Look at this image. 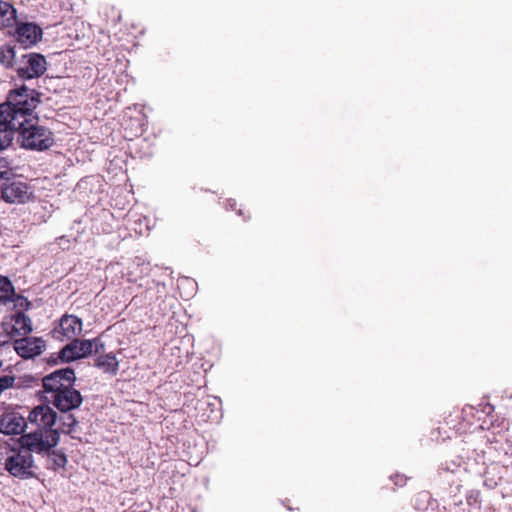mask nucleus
<instances>
[{"label":"nucleus","instance_id":"obj_1","mask_svg":"<svg viewBox=\"0 0 512 512\" xmlns=\"http://www.w3.org/2000/svg\"><path fill=\"white\" fill-rule=\"evenodd\" d=\"M38 103L35 90L26 86L10 91L6 102L0 104V132L4 133L2 136L9 135L12 142L15 127L27 123Z\"/></svg>","mask_w":512,"mask_h":512},{"label":"nucleus","instance_id":"obj_2","mask_svg":"<svg viewBox=\"0 0 512 512\" xmlns=\"http://www.w3.org/2000/svg\"><path fill=\"white\" fill-rule=\"evenodd\" d=\"M3 468L10 476L21 480L35 477L37 470L33 455L18 445L6 448Z\"/></svg>","mask_w":512,"mask_h":512},{"label":"nucleus","instance_id":"obj_3","mask_svg":"<svg viewBox=\"0 0 512 512\" xmlns=\"http://www.w3.org/2000/svg\"><path fill=\"white\" fill-rule=\"evenodd\" d=\"M18 132V141L21 146L29 150L43 151L54 144L53 133L46 127L38 125L34 116L27 119V123L15 127L14 133Z\"/></svg>","mask_w":512,"mask_h":512},{"label":"nucleus","instance_id":"obj_4","mask_svg":"<svg viewBox=\"0 0 512 512\" xmlns=\"http://www.w3.org/2000/svg\"><path fill=\"white\" fill-rule=\"evenodd\" d=\"M60 439L58 430H38L22 434L18 439V446L29 453H49Z\"/></svg>","mask_w":512,"mask_h":512},{"label":"nucleus","instance_id":"obj_5","mask_svg":"<svg viewBox=\"0 0 512 512\" xmlns=\"http://www.w3.org/2000/svg\"><path fill=\"white\" fill-rule=\"evenodd\" d=\"M15 70L22 80L39 78L47 70V62L39 53H22L16 62Z\"/></svg>","mask_w":512,"mask_h":512},{"label":"nucleus","instance_id":"obj_6","mask_svg":"<svg viewBox=\"0 0 512 512\" xmlns=\"http://www.w3.org/2000/svg\"><path fill=\"white\" fill-rule=\"evenodd\" d=\"M75 381L76 376L74 370L71 368H63L44 376L42 384L44 392L48 395L47 397H53L59 391L74 385Z\"/></svg>","mask_w":512,"mask_h":512},{"label":"nucleus","instance_id":"obj_7","mask_svg":"<svg viewBox=\"0 0 512 512\" xmlns=\"http://www.w3.org/2000/svg\"><path fill=\"white\" fill-rule=\"evenodd\" d=\"M98 341L97 339H73L72 342L64 346L59 352V358L63 362H70L80 358L87 357L88 355L98 352Z\"/></svg>","mask_w":512,"mask_h":512},{"label":"nucleus","instance_id":"obj_8","mask_svg":"<svg viewBox=\"0 0 512 512\" xmlns=\"http://www.w3.org/2000/svg\"><path fill=\"white\" fill-rule=\"evenodd\" d=\"M46 399L62 413L79 408L83 402L81 393L74 388V385L68 386L53 397H46Z\"/></svg>","mask_w":512,"mask_h":512},{"label":"nucleus","instance_id":"obj_9","mask_svg":"<svg viewBox=\"0 0 512 512\" xmlns=\"http://www.w3.org/2000/svg\"><path fill=\"white\" fill-rule=\"evenodd\" d=\"M2 198L8 203H25L32 196V190L27 183L13 180L5 183L1 189Z\"/></svg>","mask_w":512,"mask_h":512},{"label":"nucleus","instance_id":"obj_10","mask_svg":"<svg viewBox=\"0 0 512 512\" xmlns=\"http://www.w3.org/2000/svg\"><path fill=\"white\" fill-rule=\"evenodd\" d=\"M28 422L35 425L38 430H54L57 413L48 405H39L30 411Z\"/></svg>","mask_w":512,"mask_h":512},{"label":"nucleus","instance_id":"obj_11","mask_svg":"<svg viewBox=\"0 0 512 512\" xmlns=\"http://www.w3.org/2000/svg\"><path fill=\"white\" fill-rule=\"evenodd\" d=\"M13 346L20 357L30 359L43 352L45 349V342L38 337H24L15 340Z\"/></svg>","mask_w":512,"mask_h":512},{"label":"nucleus","instance_id":"obj_12","mask_svg":"<svg viewBox=\"0 0 512 512\" xmlns=\"http://www.w3.org/2000/svg\"><path fill=\"white\" fill-rule=\"evenodd\" d=\"M27 422L18 413H6L0 418V433L19 435L24 432Z\"/></svg>","mask_w":512,"mask_h":512},{"label":"nucleus","instance_id":"obj_13","mask_svg":"<svg viewBox=\"0 0 512 512\" xmlns=\"http://www.w3.org/2000/svg\"><path fill=\"white\" fill-rule=\"evenodd\" d=\"M17 41L23 47H29L37 43L42 36V30L33 23H22L18 25L16 30Z\"/></svg>","mask_w":512,"mask_h":512},{"label":"nucleus","instance_id":"obj_14","mask_svg":"<svg viewBox=\"0 0 512 512\" xmlns=\"http://www.w3.org/2000/svg\"><path fill=\"white\" fill-rule=\"evenodd\" d=\"M4 326H10L11 330L8 332L11 337L25 336L32 332L31 319L23 312H16L10 318L9 322H5Z\"/></svg>","mask_w":512,"mask_h":512},{"label":"nucleus","instance_id":"obj_15","mask_svg":"<svg viewBox=\"0 0 512 512\" xmlns=\"http://www.w3.org/2000/svg\"><path fill=\"white\" fill-rule=\"evenodd\" d=\"M82 331V320L75 315H64L60 319L56 333L66 339H75Z\"/></svg>","mask_w":512,"mask_h":512},{"label":"nucleus","instance_id":"obj_16","mask_svg":"<svg viewBox=\"0 0 512 512\" xmlns=\"http://www.w3.org/2000/svg\"><path fill=\"white\" fill-rule=\"evenodd\" d=\"M95 366L105 373L116 374L118 371V360L112 353L100 355L95 361Z\"/></svg>","mask_w":512,"mask_h":512},{"label":"nucleus","instance_id":"obj_17","mask_svg":"<svg viewBox=\"0 0 512 512\" xmlns=\"http://www.w3.org/2000/svg\"><path fill=\"white\" fill-rule=\"evenodd\" d=\"M16 23V9L8 2L0 0V25L13 26Z\"/></svg>","mask_w":512,"mask_h":512},{"label":"nucleus","instance_id":"obj_18","mask_svg":"<svg viewBox=\"0 0 512 512\" xmlns=\"http://www.w3.org/2000/svg\"><path fill=\"white\" fill-rule=\"evenodd\" d=\"M11 144V138L9 135L1 136L0 135V150L7 148ZM12 168L10 162L6 158L0 157V180L9 179L12 175Z\"/></svg>","mask_w":512,"mask_h":512},{"label":"nucleus","instance_id":"obj_19","mask_svg":"<svg viewBox=\"0 0 512 512\" xmlns=\"http://www.w3.org/2000/svg\"><path fill=\"white\" fill-rule=\"evenodd\" d=\"M19 51L15 47L4 46L0 48V64L5 67H16Z\"/></svg>","mask_w":512,"mask_h":512},{"label":"nucleus","instance_id":"obj_20","mask_svg":"<svg viewBox=\"0 0 512 512\" xmlns=\"http://www.w3.org/2000/svg\"><path fill=\"white\" fill-rule=\"evenodd\" d=\"M15 296L14 287L11 281L4 276H0V303L13 301Z\"/></svg>","mask_w":512,"mask_h":512},{"label":"nucleus","instance_id":"obj_21","mask_svg":"<svg viewBox=\"0 0 512 512\" xmlns=\"http://www.w3.org/2000/svg\"><path fill=\"white\" fill-rule=\"evenodd\" d=\"M59 429L62 433L70 434L74 431V428L76 427L78 421L72 414L64 413L63 416H61L59 419Z\"/></svg>","mask_w":512,"mask_h":512},{"label":"nucleus","instance_id":"obj_22","mask_svg":"<svg viewBox=\"0 0 512 512\" xmlns=\"http://www.w3.org/2000/svg\"><path fill=\"white\" fill-rule=\"evenodd\" d=\"M462 461L460 459L458 460H452V461H445L441 464L439 468L440 474H443L445 472L450 473H457L461 471Z\"/></svg>","mask_w":512,"mask_h":512},{"label":"nucleus","instance_id":"obj_23","mask_svg":"<svg viewBox=\"0 0 512 512\" xmlns=\"http://www.w3.org/2000/svg\"><path fill=\"white\" fill-rule=\"evenodd\" d=\"M466 502L469 506L478 505L480 502V492L477 490H471L466 494Z\"/></svg>","mask_w":512,"mask_h":512},{"label":"nucleus","instance_id":"obj_24","mask_svg":"<svg viewBox=\"0 0 512 512\" xmlns=\"http://www.w3.org/2000/svg\"><path fill=\"white\" fill-rule=\"evenodd\" d=\"M67 463V458L63 453L53 452V464L57 467H64Z\"/></svg>","mask_w":512,"mask_h":512},{"label":"nucleus","instance_id":"obj_25","mask_svg":"<svg viewBox=\"0 0 512 512\" xmlns=\"http://www.w3.org/2000/svg\"><path fill=\"white\" fill-rule=\"evenodd\" d=\"M397 480L395 481L396 485H404L405 479L402 476H396Z\"/></svg>","mask_w":512,"mask_h":512},{"label":"nucleus","instance_id":"obj_26","mask_svg":"<svg viewBox=\"0 0 512 512\" xmlns=\"http://www.w3.org/2000/svg\"><path fill=\"white\" fill-rule=\"evenodd\" d=\"M228 203V206L231 208V209H234L235 205H236V202L234 200H228L227 201Z\"/></svg>","mask_w":512,"mask_h":512},{"label":"nucleus","instance_id":"obj_27","mask_svg":"<svg viewBox=\"0 0 512 512\" xmlns=\"http://www.w3.org/2000/svg\"><path fill=\"white\" fill-rule=\"evenodd\" d=\"M459 504H461V501H459V502H454V503H453L454 508H457V506H458Z\"/></svg>","mask_w":512,"mask_h":512},{"label":"nucleus","instance_id":"obj_28","mask_svg":"<svg viewBox=\"0 0 512 512\" xmlns=\"http://www.w3.org/2000/svg\"><path fill=\"white\" fill-rule=\"evenodd\" d=\"M2 364H3V362H2V360L0 359V367L2 366Z\"/></svg>","mask_w":512,"mask_h":512},{"label":"nucleus","instance_id":"obj_29","mask_svg":"<svg viewBox=\"0 0 512 512\" xmlns=\"http://www.w3.org/2000/svg\"><path fill=\"white\" fill-rule=\"evenodd\" d=\"M457 512H464V511H463V510H461V511H457Z\"/></svg>","mask_w":512,"mask_h":512}]
</instances>
